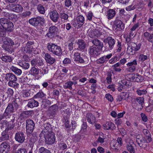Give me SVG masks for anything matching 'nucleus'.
<instances>
[{
    "label": "nucleus",
    "instance_id": "58836bf2",
    "mask_svg": "<svg viewBox=\"0 0 153 153\" xmlns=\"http://www.w3.org/2000/svg\"><path fill=\"white\" fill-rule=\"evenodd\" d=\"M73 84V82L71 81L67 82L65 83L63 85V87L65 89H68L70 90L72 89V86Z\"/></svg>",
    "mask_w": 153,
    "mask_h": 153
},
{
    "label": "nucleus",
    "instance_id": "a878e982",
    "mask_svg": "<svg viewBox=\"0 0 153 153\" xmlns=\"http://www.w3.org/2000/svg\"><path fill=\"white\" fill-rule=\"evenodd\" d=\"M31 111H25L22 112L20 114V117L21 119L23 120L27 118L29 116L32 112Z\"/></svg>",
    "mask_w": 153,
    "mask_h": 153
},
{
    "label": "nucleus",
    "instance_id": "2f4dec72",
    "mask_svg": "<svg viewBox=\"0 0 153 153\" xmlns=\"http://www.w3.org/2000/svg\"><path fill=\"white\" fill-rule=\"evenodd\" d=\"M1 59L4 62L6 63L11 62L13 60V58L8 56H2Z\"/></svg>",
    "mask_w": 153,
    "mask_h": 153
},
{
    "label": "nucleus",
    "instance_id": "0eeeda50",
    "mask_svg": "<svg viewBox=\"0 0 153 153\" xmlns=\"http://www.w3.org/2000/svg\"><path fill=\"white\" fill-rule=\"evenodd\" d=\"M35 124L34 122L30 119L26 120V129L27 134H31L33 132Z\"/></svg>",
    "mask_w": 153,
    "mask_h": 153
},
{
    "label": "nucleus",
    "instance_id": "c03bdc74",
    "mask_svg": "<svg viewBox=\"0 0 153 153\" xmlns=\"http://www.w3.org/2000/svg\"><path fill=\"white\" fill-rule=\"evenodd\" d=\"M6 110L10 111V112H13L15 111V109L12 103H9L8 104Z\"/></svg>",
    "mask_w": 153,
    "mask_h": 153
},
{
    "label": "nucleus",
    "instance_id": "13d9d810",
    "mask_svg": "<svg viewBox=\"0 0 153 153\" xmlns=\"http://www.w3.org/2000/svg\"><path fill=\"white\" fill-rule=\"evenodd\" d=\"M60 17L62 20H66L68 19V16L66 13H62L60 14Z\"/></svg>",
    "mask_w": 153,
    "mask_h": 153
},
{
    "label": "nucleus",
    "instance_id": "5701e85b",
    "mask_svg": "<svg viewBox=\"0 0 153 153\" xmlns=\"http://www.w3.org/2000/svg\"><path fill=\"white\" fill-rule=\"evenodd\" d=\"M112 54L110 53L106 56H104L97 60V62L98 64H101L104 63L105 62L110 59L112 56Z\"/></svg>",
    "mask_w": 153,
    "mask_h": 153
},
{
    "label": "nucleus",
    "instance_id": "f03ea898",
    "mask_svg": "<svg viewBox=\"0 0 153 153\" xmlns=\"http://www.w3.org/2000/svg\"><path fill=\"white\" fill-rule=\"evenodd\" d=\"M47 48L49 52L57 56H60L62 54V51L61 47L56 45L52 43L48 44Z\"/></svg>",
    "mask_w": 153,
    "mask_h": 153
},
{
    "label": "nucleus",
    "instance_id": "39448f33",
    "mask_svg": "<svg viewBox=\"0 0 153 153\" xmlns=\"http://www.w3.org/2000/svg\"><path fill=\"white\" fill-rule=\"evenodd\" d=\"M102 50L99 48L93 45L89 47L88 51L90 56L96 57L100 54Z\"/></svg>",
    "mask_w": 153,
    "mask_h": 153
},
{
    "label": "nucleus",
    "instance_id": "e2e57ef3",
    "mask_svg": "<svg viewBox=\"0 0 153 153\" xmlns=\"http://www.w3.org/2000/svg\"><path fill=\"white\" fill-rule=\"evenodd\" d=\"M115 123L116 125H117V128L118 130H119V128H120V127L121 126V124L122 123L121 120L117 119L115 120Z\"/></svg>",
    "mask_w": 153,
    "mask_h": 153
},
{
    "label": "nucleus",
    "instance_id": "774afa93",
    "mask_svg": "<svg viewBox=\"0 0 153 153\" xmlns=\"http://www.w3.org/2000/svg\"><path fill=\"white\" fill-rule=\"evenodd\" d=\"M30 94L28 92H24L22 94V96L24 98H28L30 96Z\"/></svg>",
    "mask_w": 153,
    "mask_h": 153
},
{
    "label": "nucleus",
    "instance_id": "7ed1b4c3",
    "mask_svg": "<svg viewBox=\"0 0 153 153\" xmlns=\"http://www.w3.org/2000/svg\"><path fill=\"white\" fill-rule=\"evenodd\" d=\"M44 136L45 142L47 144H52L55 142L56 138L53 132L48 131H45Z\"/></svg>",
    "mask_w": 153,
    "mask_h": 153
},
{
    "label": "nucleus",
    "instance_id": "a211bd4d",
    "mask_svg": "<svg viewBox=\"0 0 153 153\" xmlns=\"http://www.w3.org/2000/svg\"><path fill=\"white\" fill-rule=\"evenodd\" d=\"M12 112H10V111H7L5 110V112L3 114H0V115H1L2 117V118H1V120L4 117L6 119H7L8 118H10L11 116H12V117H13V119L11 120V121L12 123H13L15 120V117H13L14 114H12Z\"/></svg>",
    "mask_w": 153,
    "mask_h": 153
},
{
    "label": "nucleus",
    "instance_id": "37998d69",
    "mask_svg": "<svg viewBox=\"0 0 153 153\" xmlns=\"http://www.w3.org/2000/svg\"><path fill=\"white\" fill-rule=\"evenodd\" d=\"M37 9L38 12L41 14H44L45 10L44 7L41 4H39L37 6Z\"/></svg>",
    "mask_w": 153,
    "mask_h": 153
},
{
    "label": "nucleus",
    "instance_id": "6ab92c4d",
    "mask_svg": "<svg viewBox=\"0 0 153 153\" xmlns=\"http://www.w3.org/2000/svg\"><path fill=\"white\" fill-rule=\"evenodd\" d=\"M114 25L116 27L121 30H123L125 28V25L121 20L116 19L114 22Z\"/></svg>",
    "mask_w": 153,
    "mask_h": 153
},
{
    "label": "nucleus",
    "instance_id": "338daca9",
    "mask_svg": "<svg viewBox=\"0 0 153 153\" xmlns=\"http://www.w3.org/2000/svg\"><path fill=\"white\" fill-rule=\"evenodd\" d=\"M18 100V99H16L14 101H13L12 103L13 106H15L16 109H17L19 106V105L17 103Z\"/></svg>",
    "mask_w": 153,
    "mask_h": 153
},
{
    "label": "nucleus",
    "instance_id": "bf43d9fd",
    "mask_svg": "<svg viewBox=\"0 0 153 153\" xmlns=\"http://www.w3.org/2000/svg\"><path fill=\"white\" fill-rule=\"evenodd\" d=\"M127 51L129 53L131 54H133L135 53V51L134 50L133 48H132L131 46L129 45L128 47Z\"/></svg>",
    "mask_w": 153,
    "mask_h": 153
},
{
    "label": "nucleus",
    "instance_id": "e433bc0d",
    "mask_svg": "<svg viewBox=\"0 0 153 153\" xmlns=\"http://www.w3.org/2000/svg\"><path fill=\"white\" fill-rule=\"evenodd\" d=\"M18 65L25 70L28 69L30 66L29 64L28 63H26L24 61L19 62L18 63Z\"/></svg>",
    "mask_w": 153,
    "mask_h": 153
},
{
    "label": "nucleus",
    "instance_id": "49530a36",
    "mask_svg": "<svg viewBox=\"0 0 153 153\" xmlns=\"http://www.w3.org/2000/svg\"><path fill=\"white\" fill-rule=\"evenodd\" d=\"M58 30L57 28L55 26H51L49 29V31L51 33H53L54 34H56V33Z\"/></svg>",
    "mask_w": 153,
    "mask_h": 153
},
{
    "label": "nucleus",
    "instance_id": "4c0bfd02",
    "mask_svg": "<svg viewBox=\"0 0 153 153\" xmlns=\"http://www.w3.org/2000/svg\"><path fill=\"white\" fill-rule=\"evenodd\" d=\"M46 96V94L41 90L39 91L35 94L33 97V98H42Z\"/></svg>",
    "mask_w": 153,
    "mask_h": 153
},
{
    "label": "nucleus",
    "instance_id": "3c124183",
    "mask_svg": "<svg viewBox=\"0 0 153 153\" xmlns=\"http://www.w3.org/2000/svg\"><path fill=\"white\" fill-rule=\"evenodd\" d=\"M135 101L139 104L141 105H142V107H143V105L144 103V98L143 97H139L136 98L135 99Z\"/></svg>",
    "mask_w": 153,
    "mask_h": 153
},
{
    "label": "nucleus",
    "instance_id": "4468645a",
    "mask_svg": "<svg viewBox=\"0 0 153 153\" xmlns=\"http://www.w3.org/2000/svg\"><path fill=\"white\" fill-rule=\"evenodd\" d=\"M74 61L78 62L81 64H83L85 63L84 60L82 57L81 56L79 52H75L74 54Z\"/></svg>",
    "mask_w": 153,
    "mask_h": 153
},
{
    "label": "nucleus",
    "instance_id": "bb28decb",
    "mask_svg": "<svg viewBox=\"0 0 153 153\" xmlns=\"http://www.w3.org/2000/svg\"><path fill=\"white\" fill-rule=\"evenodd\" d=\"M3 15L4 16L10 20H13L15 19L16 15L11 13L4 12H3Z\"/></svg>",
    "mask_w": 153,
    "mask_h": 153
},
{
    "label": "nucleus",
    "instance_id": "5fc2aeb1",
    "mask_svg": "<svg viewBox=\"0 0 153 153\" xmlns=\"http://www.w3.org/2000/svg\"><path fill=\"white\" fill-rule=\"evenodd\" d=\"M117 141L118 144L117 146V145L116 144H115L114 145V147H118V146H120L122 145L123 140L121 137H118L117 139Z\"/></svg>",
    "mask_w": 153,
    "mask_h": 153
},
{
    "label": "nucleus",
    "instance_id": "69168bd1",
    "mask_svg": "<svg viewBox=\"0 0 153 153\" xmlns=\"http://www.w3.org/2000/svg\"><path fill=\"white\" fill-rule=\"evenodd\" d=\"M105 98L109 101L112 102L113 100V98L111 95L110 94H107L105 96Z\"/></svg>",
    "mask_w": 153,
    "mask_h": 153
},
{
    "label": "nucleus",
    "instance_id": "aec40b11",
    "mask_svg": "<svg viewBox=\"0 0 153 153\" xmlns=\"http://www.w3.org/2000/svg\"><path fill=\"white\" fill-rule=\"evenodd\" d=\"M134 65H137V61L136 60H134L132 62H129L126 64L127 66L130 67L128 68V71L130 72H132L135 71L136 67Z\"/></svg>",
    "mask_w": 153,
    "mask_h": 153
},
{
    "label": "nucleus",
    "instance_id": "79ce46f5",
    "mask_svg": "<svg viewBox=\"0 0 153 153\" xmlns=\"http://www.w3.org/2000/svg\"><path fill=\"white\" fill-rule=\"evenodd\" d=\"M9 21L7 19L4 18H1L0 19V23L3 28H4L5 26H6V25H7V24Z\"/></svg>",
    "mask_w": 153,
    "mask_h": 153
},
{
    "label": "nucleus",
    "instance_id": "2eb2a0df",
    "mask_svg": "<svg viewBox=\"0 0 153 153\" xmlns=\"http://www.w3.org/2000/svg\"><path fill=\"white\" fill-rule=\"evenodd\" d=\"M116 127L115 125L111 122H108L103 125V128L105 130L109 129L113 130L116 129Z\"/></svg>",
    "mask_w": 153,
    "mask_h": 153
},
{
    "label": "nucleus",
    "instance_id": "680f3d73",
    "mask_svg": "<svg viewBox=\"0 0 153 153\" xmlns=\"http://www.w3.org/2000/svg\"><path fill=\"white\" fill-rule=\"evenodd\" d=\"M15 153H27V151L25 149L21 148L16 150Z\"/></svg>",
    "mask_w": 153,
    "mask_h": 153
},
{
    "label": "nucleus",
    "instance_id": "052dcab7",
    "mask_svg": "<svg viewBox=\"0 0 153 153\" xmlns=\"http://www.w3.org/2000/svg\"><path fill=\"white\" fill-rule=\"evenodd\" d=\"M65 1V6L67 7H69L72 5V2L71 0H64Z\"/></svg>",
    "mask_w": 153,
    "mask_h": 153
},
{
    "label": "nucleus",
    "instance_id": "603ef678",
    "mask_svg": "<svg viewBox=\"0 0 153 153\" xmlns=\"http://www.w3.org/2000/svg\"><path fill=\"white\" fill-rule=\"evenodd\" d=\"M39 152L40 153H51L50 150L43 147H41L39 149Z\"/></svg>",
    "mask_w": 153,
    "mask_h": 153
},
{
    "label": "nucleus",
    "instance_id": "8fccbe9b",
    "mask_svg": "<svg viewBox=\"0 0 153 153\" xmlns=\"http://www.w3.org/2000/svg\"><path fill=\"white\" fill-rule=\"evenodd\" d=\"M14 126V124L12 123H9L6 126L5 128V131H8L12 129Z\"/></svg>",
    "mask_w": 153,
    "mask_h": 153
},
{
    "label": "nucleus",
    "instance_id": "c85d7f7f",
    "mask_svg": "<svg viewBox=\"0 0 153 153\" xmlns=\"http://www.w3.org/2000/svg\"><path fill=\"white\" fill-rule=\"evenodd\" d=\"M137 143L140 147L145 148L147 146V140L145 138H143Z\"/></svg>",
    "mask_w": 153,
    "mask_h": 153
},
{
    "label": "nucleus",
    "instance_id": "ddd939ff",
    "mask_svg": "<svg viewBox=\"0 0 153 153\" xmlns=\"http://www.w3.org/2000/svg\"><path fill=\"white\" fill-rule=\"evenodd\" d=\"M10 8L11 10L17 13L22 12L23 9L22 6L18 4H11Z\"/></svg>",
    "mask_w": 153,
    "mask_h": 153
},
{
    "label": "nucleus",
    "instance_id": "f3484780",
    "mask_svg": "<svg viewBox=\"0 0 153 153\" xmlns=\"http://www.w3.org/2000/svg\"><path fill=\"white\" fill-rule=\"evenodd\" d=\"M45 59L47 63L51 65L53 64L56 61L55 59L51 57V55L48 53L45 54Z\"/></svg>",
    "mask_w": 153,
    "mask_h": 153
},
{
    "label": "nucleus",
    "instance_id": "1a4fd4ad",
    "mask_svg": "<svg viewBox=\"0 0 153 153\" xmlns=\"http://www.w3.org/2000/svg\"><path fill=\"white\" fill-rule=\"evenodd\" d=\"M10 148L9 144L7 143H3L0 145V153H8Z\"/></svg>",
    "mask_w": 153,
    "mask_h": 153
},
{
    "label": "nucleus",
    "instance_id": "20e7f679",
    "mask_svg": "<svg viewBox=\"0 0 153 153\" xmlns=\"http://www.w3.org/2000/svg\"><path fill=\"white\" fill-rule=\"evenodd\" d=\"M28 22L32 25L37 26L39 25H42L44 24L45 19L43 17L38 16L36 17L31 18L29 20Z\"/></svg>",
    "mask_w": 153,
    "mask_h": 153
},
{
    "label": "nucleus",
    "instance_id": "f704fd0d",
    "mask_svg": "<svg viewBox=\"0 0 153 153\" xmlns=\"http://www.w3.org/2000/svg\"><path fill=\"white\" fill-rule=\"evenodd\" d=\"M132 79L134 81L137 82H140L142 81L143 79L141 76L137 74H135L132 77Z\"/></svg>",
    "mask_w": 153,
    "mask_h": 153
},
{
    "label": "nucleus",
    "instance_id": "cd10ccee",
    "mask_svg": "<svg viewBox=\"0 0 153 153\" xmlns=\"http://www.w3.org/2000/svg\"><path fill=\"white\" fill-rule=\"evenodd\" d=\"M130 83L129 81H128L126 80H122L121 81L120 87L123 89H127L130 87Z\"/></svg>",
    "mask_w": 153,
    "mask_h": 153
},
{
    "label": "nucleus",
    "instance_id": "f8f14e48",
    "mask_svg": "<svg viewBox=\"0 0 153 153\" xmlns=\"http://www.w3.org/2000/svg\"><path fill=\"white\" fill-rule=\"evenodd\" d=\"M49 16L50 19L54 22H57L59 19V15L56 10H53L50 13Z\"/></svg>",
    "mask_w": 153,
    "mask_h": 153
},
{
    "label": "nucleus",
    "instance_id": "f257e3e1",
    "mask_svg": "<svg viewBox=\"0 0 153 153\" xmlns=\"http://www.w3.org/2000/svg\"><path fill=\"white\" fill-rule=\"evenodd\" d=\"M4 78L6 80L9 81L8 85L9 86L15 88H18L19 84L16 82L17 79L14 74L12 73H7L5 74Z\"/></svg>",
    "mask_w": 153,
    "mask_h": 153
},
{
    "label": "nucleus",
    "instance_id": "dca6fc26",
    "mask_svg": "<svg viewBox=\"0 0 153 153\" xmlns=\"http://www.w3.org/2000/svg\"><path fill=\"white\" fill-rule=\"evenodd\" d=\"M77 44L78 45V50L81 51H83L85 50L86 44L83 40H78Z\"/></svg>",
    "mask_w": 153,
    "mask_h": 153
},
{
    "label": "nucleus",
    "instance_id": "412c9836",
    "mask_svg": "<svg viewBox=\"0 0 153 153\" xmlns=\"http://www.w3.org/2000/svg\"><path fill=\"white\" fill-rule=\"evenodd\" d=\"M34 99L33 98L29 100L27 105L28 107L32 108L34 107H37L39 105L38 102Z\"/></svg>",
    "mask_w": 153,
    "mask_h": 153
},
{
    "label": "nucleus",
    "instance_id": "4be33fe9",
    "mask_svg": "<svg viewBox=\"0 0 153 153\" xmlns=\"http://www.w3.org/2000/svg\"><path fill=\"white\" fill-rule=\"evenodd\" d=\"M86 118L88 122L90 124L94 123L96 121L95 117L91 113H88L86 114Z\"/></svg>",
    "mask_w": 153,
    "mask_h": 153
},
{
    "label": "nucleus",
    "instance_id": "c756f323",
    "mask_svg": "<svg viewBox=\"0 0 153 153\" xmlns=\"http://www.w3.org/2000/svg\"><path fill=\"white\" fill-rule=\"evenodd\" d=\"M10 70L18 75H20L22 73V70L13 66H11L10 68Z\"/></svg>",
    "mask_w": 153,
    "mask_h": 153
},
{
    "label": "nucleus",
    "instance_id": "0e129e2a",
    "mask_svg": "<svg viewBox=\"0 0 153 153\" xmlns=\"http://www.w3.org/2000/svg\"><path fill=\"white\" fill-rule=\"evenodd\" d=\"M140 116L142 120L144 122H146L148 120L147 117L146 115L143 113H141L140 114Z\"/></svg>",
    "mask_w": 153,
    "mask_h": 153
},
{
    "label": "nucleus",
    "instance_id": "423d86ee",
    "mask_svg": "<svg viewBox=\"0 0 153 153\" xmlns=\"http://www.w3.org/2000/svg\"><path fill=\"white\" fill-rule=\"evenodd\" d=\"M104 42L106 45H108L107 48V46H106V48L109 50L113 49L115 44V40L111 36H108L105 38Z\"/></svg>",
    "mask_w": 153,
    "mask_h": 153
},
{
    "label": "nucleus",
    "instance_id": "ea45409f",
    "mask_svg": "<svg viewBox=\"0 0 153 153\" xmlns=\"http://www.w3.org/2000/svg\"><path fill=\"white\" fill-rule=\"evenodd\" d=\"M30 73L33 76H36L39 74V70L34 67H32L30 70Z\"/></svg>",
    "mask_w": 153,
    "mask_h": 153
},
{
    "label": "nucleus",
    "instance_id": "de8ad7c7",
    "mask_svg": "<svg viewBox=\"0 0 153 153\" xmlns=\"http://www.w3.org/2000/svg\"><path fill=\"white\" fill-rule=\"evenodd\" d=\"M6 38V41L4 42V43H6L7 45V44H9L10 45L13 46L15 44L16 45L17 44L16 43H15L11 39L9 38Z\"/></svg>",
    "mask_w": 153,
    "mask_h": 153
},
{
    "label": "nucleus",
    "instance_id": "7c9ffc66",
    "mask_svg": "<svg viewBox=\"0 0 153 153\" xmlns=\"http://www.w3.org/2000/svg\"><path fill=\"white\" fill-rule=\"evenodd\" d=\"M6 27H4V29H5L6 30L11 32L13 30V27L14 25L13 23L9 21L7 24V25H6Z\"/></svg>",
    "mask_w": 153,
    "mask_h": 153
},
{
    "label": "nucleus",
    "instance_id": "393cba45",
    "mask_svg": "<svg viewBox=\"0 0 153 153\" xmlns=\"http://www.w3.org/2000/svg\"><path fill=\"white\" fill-rule=\"evenodd\" d=\"M106 16L108 19H112L116 15V12L113 9H109L106 12Z\"/></svg>",
    "mask_w": 153,
    "mask_h": 153
},
{
    "label": "nucleus",
    "instance_id": "6e6d98bb",
    "mask_svg": "<svg viewBox=\"0 0 153 153\" xmlns=\"http://www.w3.org/2000/svg\"><path fill=\"white\" fill-rule=\"evenodd\" d=\"M43 107L45 108L48 105L51 104V101L47 99H44L42 100Z\"/></svg>",
    "mask_w": 153,
    "mask_h": 153
},
{
    "label": "nucleus",
    "instance_id": "9b49d317",
    "mask_svg": "<svg viewBox=\"0 0 153 153\" xmlns=\"http://www.w3.org/2000/svg\"><path fill=\"white\" fill-rule=\"evenodd\" d=\"M25 136L23 132H19L16 133L15 138L16 141L19 143H22L25 140Z\"/></svg>",
    "mask_w": 153,
    "mask_h": 153
},
{
    "label": "nucleus",
    "instance_id": "72a5a7b5",
    "mask_svg": "<svg viewBox=\"0 0 153 153\" xmlns=\"http://www.w3.org/2000/svg\"><path fill=\"white\" fill-rule=\"evenodd\" d=\"M76 21L77 24L80 25V27H81L84 24V18L82 16L80 15L76 17Z\"/></svg>",
    "mask_w": 153,
    "mask_h": 153
},
{
    "label": "nucleus",
    "instance_id": "6e6552de",
    "mask_svg": "<svg viewBox=\"0 0 153 153\" xmlns=\"http://www.w3.org/2000/svg\"><path fill=\"white\" fill-rule=\"evenodd\" d=\"M61 112L62 115L68 117L70 115L71 110L68 108L66 104H62L61 107Z\"/></svg>",
    "mask_w": 153,
    "mask_h": 153
},
{
    "label": "nucleus",
    "instance_id": "4d7b16f0",
    "mask_svg": "<svg viewBox=\"0 0 153 153\" xmlns=\"http://www.w3.org/2000/svg\"><path fill=\"white\" fill-rule=\"evenodd\" d=\"M147 59V56L145 55L142 54H140L139 55V60L140 61L142 62L144 61L145 60H146Z\"/></svg>",
    "mask_w": 153,
    "mask_h": 153
},
{
    "label": "nucleus",
    "instance_id": "473e14b6",
    "mask_svg": "<svg viewBox=\"0 0 153 153\" xmlns=\"http://www.w3.org/2000/svg\"><path fill=\"white\" fill-rule=\"evenodd\" d=\"M134 144L133 143L131 144L128 143L127 144L126 148L130 153H135V149L134 147Z\"/></svg>",
    "mask_w": 153,
    "mask_h": 153
},
{
    "label": "nucleus",
    "instance_id": "c9c22d12",
    "mask_svg": "<svg viewBox=\"0 0 153 153\" xmlns=\"http://www.w3.org/2000/svg\"><path fill=\"white\" fill-rule=\"evenodd\" d=\"M31 13L30 11H26L19 14V16L22 18H25L29 17L31 15Z\"/></svg>",
    "mask_w": 153,
    "mask_h": 153
},
{
    "label": "nucleus",
    "instance_id": "a18cd8bd",
    "mask_svg": "<svg viewBox=\"0 0 153 153\" xmlns=\"http://www.w3.org/2000/svg\"><path fill=\"white\" fill-rule=\"evenodd\" d=\"M136 92L139 95L141 96L142 95L146 94L147 91L146 89L140 88L137 90Z\"/></svg>",
    "mask_w": 153,
    "mask_h": 153
},
{
    "label": "nucleus",
    "instance_id": "b1692460",
    "mask_svg": "<svg viewBox=\"0 0 153 153\" xmlns=\"http://www.w3.org/2000/svg\"><path fill=\"white\" fill-rule=\"evenodd\" d=\"M96 47L98 46L99 48L102 49L103 47V43L100 40L97 39H94L91 40V41Z\"/></svg>",
    "mask_w": 153,
    "mask_h": 153
},
{
    "label": "nucleus",
    "instance_id": "a19ab883",
    "mask_svg": "<svg viewBox=\"0 0 153 153\" xmlns=\"http://www.w3.org/2000/svg\"><path fill=\"white\" fill-rule=\"evenodd\" d=\"M2 48L5 51L8 52L9 53H11L13 52V51L11 47L7 45L6 43H4L2 46Z\"/></svg>",
    "mask_w": 153,
    "mask_h": 153
},
{
    "label": "nucleus",
    "instance_id": "864d4df0",
    "mask_svg": "<svg viewBox=\"0 0 153 153\" xmlns=\"http://www.w3.org/2000/svg\"><path fill=\"white\" fill-rule=\"evenodd\" d=\"M59 147L60 149L65 150L67 148V145L66 143L62 142L59 143Z\"/></svg>",
    "mask_w": 153,
    "mask_h": 153
},
{
    "label": "nucleus",
    "instance_id": "9d476101",
    "mask_svg": "<svg viewBox=\"0 0 153 153\" xmlns=\"http://www.w3.org/2000/svg\"><path fill=\"white\" fill-rule=\"evenodd\" d=\"M58 109V107L55 104L51 106L48 111L47 114L49 117H54Z\"/></svg>",
    "mask_w": 153,
    "mask_h": 153
},
{
    "label": "nucleus",
    "instance_id": "09e8293b",
    "mask_svg": "<svg viewBox=\"0 0 153 153\" xmlns=\"http://www.w3.org/2000/svg\"><path fill=\"white\" fill-rule=\"evenodd\" d=\"M131 46L132 48H133L134 50L135 51H137L140 48V44H138L137 45L136 43L134 42L131 43Z\"/></svg>",
    "mask_w": 153,
    "mask_h": 153
}]
</instances>
